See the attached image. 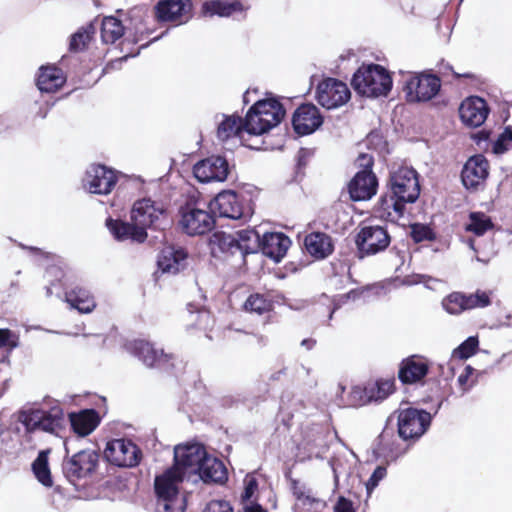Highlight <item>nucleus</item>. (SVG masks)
<instances>
[{"instance_id":"1","label":"nucleus","mask_w":512,"mask_h":512,"mask_svg":"<svg viewBox=\"0 0 512 512\" xmlns=\"http://www.w3.org/2000/svg\"><path fill=\"white\" fill-rule=\"evenodd\" d=\"M420 195L416 170L399 167L390 173L387 191L380 197L376 210L383 219L395 221L401 218L408 203H414Z\"/></svg>"},{"instance_id":"2","label":"nucleus","mask_w":512,"mask_h":512,"mask_svg":"<svg viewBox=\"0 0 512 512\" xmlns=\"http://www.w3.org/2000/svg\"><path fill=\"white\" fill-rule=\"evenodd\" d=\"M204 206L197 192L187 195L178 209V226L183 233L189 236H202L214 229V212L205 209Z\"/></svg>"},{"instance_id":"3","label":"nucleus","mask_w":512,"mask_h":512,"mask_svg":"<svg viewBox=\"0 0 512 512\" xmlns=\"http://www.w3.org/2000/svg\"><path fill=\"white\" fill-rule=\"evenodd\" d=\"M351 85L366 97L387 96L393 85L391 74L379 64H362L354 73Z\"/></svg>"},{"instance_id":"4","label":"nucleus","mask_w":512,"mask_h":512,"mask_svg":"<svg viewBox=\"0 0 512 512\" xmlns=\"http://www.w3.org/2000/svg\"><path fill=\"white\" fill-rule=\"evenodd\" d=\"M285 108L275 98H267L254 103L246 114V124L250 135H261L277 126L285 116Z\"/></svg>"},{"instance_id":"5","label":"nucleus","mask_w":512,"mask_h":512,"mask_svg":"<svg viewBox=\"0 0 512 512\" xmlns=\"http://www.w3.org/2000/svg\"><path fill=\"white\" fill-rule=\"evenodd\" d=\"M27 433L37 430L59 435L65 428V416L61 406L55 405L48 410L30 409L20 411L18 416Z\"/></svg>"},{"instance_id":"6","label":"nucleus","mask_w":512,"mask_h":512,"mask_svg":"<svg viewBox=\"0 0 512 512\" xmlns=\"http://www.w3.org/2000/svg\"><path fill=\"white\" fill-rule=\"evenodd\" d=\"M65 451L66 455L63 459L62 470L69 482L76 483L96 473L101 457L99 452L87 448L69 456L67 447H65Z\"/></svg>"},{"instance_id":"7","label":"nucleus","mask_w":512,"mask_h":512,"mask_svg":"<svg viewBox=\"0 0 512 512\" xmlns=\"http://www.w3.org/2000/svg\"><path fill=\"white\" fill-rule=\"evenodd\" d=\"M208 208L218 213L219 217L247 221L252 216V209L241 194L232 190L218 193L208 204Z\"/></svg>"},{"instance_id":"8","label":"nucleus","mask_w":512,"mask_h":512,"mask_svg":"<svg viewBox=\"0 0 512 512\" xmlns=\"http://www.w3.org/2000/svg\"><path fill=\"white\" fill-rule=\"evenodd\" d=\"M391 243V236L385 226L362 225L355 236L359 258L373 256L385 251Z\"/></svg>"},{"instance_id":"9","label":"nucleus","mask_w":512,"mask_h":512,"mask_svg":"<svg viewBox=\"0 0 512 512\" xmlns=\"http://www.w3.org/2000/svg\"><path fill=\"white\" fill-rule=\"evenodd\" d=\"M397 414L398 434L403 440L420 438L429 428L432 416L423 409L399 408Z\"/></svg>"},{"instance_id":"10","label":"nucleus","mask_w":512,"mask_h":512,"mask_svg":"<svg viewBox=\"0 0 512 512\" xmlns=\"http://www.w3.org/2000/svg\"><path fill=\"white\" fill-rule=\"evenodd\" d=\"M441 88V80L431 73H414L409 76L403 86L405 99L408 103L427 102L434 98Z\"/></svg>"},{"instance_id":"11","label":"nucleus","mask_w":512,"mask_h":512,"mask_svg":"<svg viewBox=\"0 0 512 512\" xmlns=\"http://www.w3.org/2000/svg\"><path fill=\"white\" fill-rule=\"evenodd\" d=\"M396 391L394 376L377 378L364 386H354L350 392V400L354 406H363L371 402H381Z\"/></svg>"},{"instance_id":"12","label":"nucleus","mask_w":512,"mask_h":512,"mask_svg":"<svg viewBox=\"0 0 512 512\" xmlns=\"http://www.w3.org/2000/svg\"><path fill=\"white\" fill-rule=\"evenodd\" d=\"M491 294L480 289L470 294L455 291L443 299L442 305L449 314L459 315L468 310L490 306Z\"/></svg>"},{"instance_id":"13","label":"nucleus","mask_w":512,"mask_h":512,"mask_svg":"<svg viewBox=\"0 0 512 512\" xmlns=\"http://www.w3.org/2000/svg\"><path fill=\"white\" fill-rule=\"evenodd\" d=\"M128 347L129 351L148 367L163 370L174 368V354L165 353L163 349H157L148 341L134 340Z\"/></svg>"},{"instance_id":"14","label":"nucleus","mask_w":512,"mask_h":512,"mask_svg":"<svg viewBox=\"0 0 512 512\" xmlns=\"http://www.w3.org/2000/svg\"><path fill=\"white\" fill-rule=\"evenodd\" d=\"M431 363L421 354H412L403 358L398 364L397 378L404 386L424 385Z\"/></svg>"},{"instance_id":"15","label":"nucleus","mask_w":512,"mask_h":512,"mask_svg":"<svg viewBox=\"0 0 512 512\" xmlns=\"http://www.w3.org/2000/svg\"><path fill=\"white\" fill-rule=\"evenodd\" d=\"M106 459L118 467H135L142 458L140 448L131 440L114 439L107 443L104 451Z\"/></svg>"},{"instance_id":"16","label":"nucleus","mask_w":512,"mask_h":512,"mask_svg":"<svg viewBox=\"0 0 512 512\" xmlns=\"http://www.w3.org/2000/svg\"><path fill=\"white\" fill-rule=\"evenodd\" d=\"M350 96L351 93L347 85L335 78L322 80L316 89L317 102L328 110L344 105Z\"/></svg>"},{"instance_id":"17","label":"nucleus","mask_w":512,"mask_h":512,"mask_svg":"<svg viewBox=\"0 0 512 512\" xmlns=\"http://www.w3.org/2000/svg\"><path fill=\"white\" fill-rule=\"evenodd\" d=\"M118 177L115 171L103 164H92L83 179L84 187L94 194L107 195L114 189Z\"/></svg>"},{"instance_id":"18","label":"nucleus","mask_w":512,"mask_h":512,"mask_svg":"<svg viewBox=\"0 0 512 512\" xmlns=\"http://www.w3.org/2000/svg\"><path fill=\"white\" fill-rule=\"evenodd\" d=\"M191 0H159L155 5V16L159 22L186 23L192 16Z\"/></svg>"},{"instance_id":"19","label":"nucleus","mask_w":512,"mask_h":512,"mask_svg":"<svg viewBox=\"0 0 512 512\" xmlns=\"http://www.w3.org/2000/svg\"><path fill=\"white\" fill-rule=\"evenodd\" d=\"M322 123L323 117L319 109L312 103L301 104L292 116L293 129L300 136L313 133Z\"/></svg>"},{"instance_id":"20","label":"nucleus","mask_w":512,"mask_h":512,"mask_svg":"<svg viewBox=\"0 0 512 512\" xmlns=\"http://www.w3.org/2000/svg\"><path fill=\"white\" fill-rule=\"evenodd\" d=\"M229 173L226 159L221 156H211L197 162L193 167L195 178L202 182L224 181Z\"/></svg>"},{"instance_id":"21","label":"nucleus","mask_w":512,"mask_h":512,"mask_svg":"<svg viewBox=\"0 0 512 512\" xmlns=\"http://www.w3.org/2000/svg\"><path fill=\"white\" fill-rule=\"evenodd\" d=\"M489 175V162L482 154L470 157L465 163L461 180L464 187L468 190H477L483 185Z\"/></svg>"},{"instance_id":"22","label":"nucleus","mask_w":512,"mask_h":512,"mask_svg":"<svg viewBox=\"0 0 512 512\" xmlns=\"http://www.w3.org/2000/svg\"><path fill=\"white\" fill-rule=\"evenodd\" d=\"M205 447L201 444L178 445L174 449V465L185 473L186 470L197 473L198 467L207 456Z\"/></svg>"},{"instance_id":"23","label":"nucleus","mask_w":512,"mask_h":512,"mask_svg":"<svg viewBox=\"0 0 512 512\" xmlns=\"http://www.w3.org/2000/svg\"><path fill=\"white\" fill-rule=\"evenodd\" d=\"M165 213L166 209L163 204L152 201L150 198H143L134 203L131 210V221L147 231V228L154 226L160 216Z\"/></svg>"},{"instance_id":"24","label":"nucleus","mask_w":512,"mask_h":512,"mask_svg":"<svg viewBox=\"0 0 512 512\" xmlns=\"http://www.w3.org/2000/svg\"><path fill=\"white\" fill-rule=\"evenodd\" d=\"M347 188L351 200H370L377 193L378 179L373 171H358L349 181Z\"/></svg>"},{"instance_id":"25","label":"nucleus","mask_w":512,"mask_h":512,"mask_svg":"<svg viewBox=\"0 0 512 512\" xmlns=\"http://www.w3.org/2000/svg\"><path fill=\"white\" fill-rule=\"evenodd\" d=\"M490 108L485 99L479 96L466 98L459 107L462 122L470 127L481 126L488 117Z\"/></svg>"},{"instance_id":"26","label":"nucleus","mask_w":512,"mask_h":512,"mask_svg":"<svg viewBox=\"0 0 512 512\" xmlns=\"http://www.w3.org/2000/svg\"><path fill=\"white\" fill-rule=\"evenodd\" d=\"M106 227L113 235L114 239L120 242L131 241L143 243L148 237L147 231L135 222L129 223L121 219L109 217L106 219Z\"/></svg>"},{"instance_id":"27","label":"nucleus","mask_w":512,"mask_h":512,"mask_svg":"<svg viewBox=\"0 0 512 512\" xmlns=\"http://www.w3.org/2000/svg\"><path fill=\"white\" fill-rule=\"evenodd\" d=\"M67 76L56 64H46L39 67L35 83L41 92L55 93L66 83Z\"/></svg>"},{"instance_id":"28","label":"nucleus","mask_w":512,"mask_h":512,"mask_svg":"<svg viewBox=\"0 0 512 512\" xmlns=\"http://www.w3.org/2000/svg\"><path fill=\"white\" fill-rule=\"evenodd\" d=\"M183 478L184 472L178 467H170L163 474L156 476L154 488L158 500L179 496L178 484Z\"/></svg>"},{"instance_id":"29","label":"nucleus","mask_w":512,"mask_h":512,"mask_svg":"<svg viewBox=\"0 0 512 512\" xmlns=\"http://www.w3.org/2000/svg\"><path fill=\"white\" fill-rule=\"evenodd\" d=\"M306 252L316 260H323L334 252V242L324 232H311L304 238Z\"/></svg>"},{"instance_id":"30","label":"nucleus","mask_w":512,"mask_h":512,"mask_svg":"<svg viewBox=\"0 0 512 512\" xmlns=\"http://www.w3.org/2000/svg\"><path fill=\"white\" fill-rule=\"evenodd\" d=\"M188 253L184 248L166 247L157 258V266L164 273L176 274L187 265Z\"/></svg>"},{"instance_id":"31","label":"nucleus","mask_w":512,"mask_h":512,"mask_svg":"<svg viewBox=\"0 0 512 512\" xmlns=\"http://www.w3.org/2000/svg\"><path fill=\"white\" fill-rule=\"evenodd\" d=\"M197 474L204 483L225 484L228 480V471L225 464L217 457L207 454L205 460L198 467Z\"/></svg>"},{"instance_id":"32","label":"nucleus","mask_w":512,"mask_h":512,"mask_svg":"<svg viewBox=\"0 0 512 512\" xmlns=\"http://www.w3.org/2000/svg\"><path fill=\"white\" fill-rule=\"evenodd\" d=\"M291 240L281 232H271L264 234L260 248L264 255L279 262L286 254Z\"/></svg>"},{"instance_id":"33","label":"nucleus","mask_w":512,"mask_h":512,"mask_svg":"<svg viewBox=\"0 0 512 512\" xmlns=\"http://www.w3.org/2000/svg\"><path fill=\"white\" fill-rule=\"evenodd\" d=\"M69 421L72 430L79 436L92 433L100 423L98 413L93 409L82 410L79 413H70Z\"/></svg>"},{"instance_id":"34","label":"nucleus","mask_w":512,"mask_h":512,"mask_svg":"<svg viewBox=\"0 0 512 512\" xmlns=\"http://www.w3.org/2000/svg\"><path fill=\"white\" fill-rule=\"evenodd\" d=\"M243 11L244 6L239 0H207L201 8L202 14L209 17H230Z\"/></svg>"},{"instance_id":"35","label":"nucleus","mask_w":512,"mask_h":512,"mask_svg":"<svg viewBox=\"0 0 512 512\" xmlns=\"http://www.w3.org/2000/svg\"><path fill=\"white\" fill-rule=\"evenodd\" d=\"M65 300L81 313H90L96 307L94 297L83 287H74L65 293Z\"/></svg>"},{"instance_id":"36","label":"nucleus","mask_w":512,"mask_h":512,"mask_svg":"<svg viewBox=\"0 0 512 512\" xmlns=\"http://www.w3.org/2000/svg\"><path fill=\"white\" fill-rule=\"evenodd\" d=\"M243 131L249 134V127L246 124V117L243 119L238 115L225 116L217 128V136L220 140L226 141L232 137L240 136Z\"/></svg>"},{"instance_id":"37","label":"nucleus","mask_w":512,"mask_h":512,"mask_svg":"<svg viewBox=\"0 0 512 512\" xmlns=\"http://www.w3.org/2000/svg\"><path fill=\"white\" fill-rule=\"evenodd\" d=\"M243 309L249 313L264 315L274 309V300L269 293H252L243 304Z\"/></svg>"},{"instance_id":"38","label":"nucleus","mask_w":512,"mask_h":512,"mask_svg":"<svg viewBox=\"0 0 512 512\" xmlns=\"http://www.w3.org/2000/svg\"><path fill=\"white\" fill-rule=\"evenodd\" d=\"M49 454V449L41 450L38 453L37 458L32 463V470L36 479L46 487H51L53 485L51 471L48 464Z\"/></svg>"},{"instance_id":"39","label":"nucleus","mask_w":512,"mask_h":512,"mask_svg":"<svg viewBox=\"0 0 512 512\" xmlns=\"http://www.w3.org/2000/svg\"><path fill=\"white\" fill-rule=\"evenodd\" d=\"M124 35V26L113 16L104 17L101 23V38L106 44H113Z\"/></svg>"},{"instance_id":"40","label":"nucleus","mask_w":512,"mask_h":512,"mask_svg":"<svg viewBox=\"0 0 512 512\" xmlns=\"http://www.w3.org/2000/svg\"><path fill=\"white\" fill-rule=\"evenodd\" d=\"M212 252L215 254L217 251L227 255L238 254L239 244H237L236 237L224 232H217L210 240Z\"/></svg>"},{"instance_id":"41","label":"nucleus","mask_w":512,"mask_h":512,"mask_svg":"<svg viewBox=\"0 0 512 512\" xmlns=\"http://www.w3.org/2000/svg\"><path fill=\"white\" fill-rule=\"evenodd\" d=\"M493 228L494 223L491 217L484 212H471L469 214V222L465 226V230L475 236H483Z\"/></svg>"},{"instance_id":"42","label":"nucleus","mask_w":512,"mask_h":512,"mask_svg":"<svg viewBox=\"0 0 512 512\" xmlns=\"http://www.w3.org/2000/svg\"><path fill=\"white\" fill-rule=\"evenodd\" d=\"M236 241L239 244L238 254L241 258L249 253H253L260 247V237L255 230H241L237 232Z\"/></svg>"},{"instance_id":"43","label":"nucleus","mask_w":512,"mask_h":512,"mask_svg":"<svg viewBox=\"0 0 512 512\" xmlns=\"http://www.w3.org/2000/svg\"><path fill=\"white\" fill-rule=\"evenodd\" d=\"M95 31V27L92 24H89L85 27H81L80 29H78L70 37L69 51H84L88 47L90 41L93 39Z\"/></svg>"},{"instance_id":"44","label":"nucleus","mask_w":512,"mask_h":512,"mask_svg":"<svg viewBox=\"0 0 512 512\" xmlns=\"http://www.w3.org/2000/svg\"><path fill=\"white\" fill-rule=\"evenodd\" d=\"M409 236L414 243L433 242L437 239L436 232L428 224L413 223L410 225Z\"/></svg>"},{"instance_id":"45","label":"nucleus","mask_w":512,"mask_h":512,"mask_svg":"<svg viewBox=\"0 0 512 512\" xmlns=\"http://www.w3.org/2000/svg\"><path fill=\"white\" fill-rule=\"evenodd\" d=\"M478 344L479 341L477 337H468L453 351V356L460 359H467L477 352Z\"/></svg>"},{"instance_id":"46","label":"nucleus","mask_w":512,"mask_h":512,"mask_svg":"<svg viewBox=\"0 0 512 512\" xmlns=\"http://www.w3.org/2000/svg\"><path fill=\"white\" fill-rule=\"evenodd\" d=\"M158 512H184L183 500L179 496L157 501Z\"/></svg>"},{"instance_id":"47","label":"nucleus","mask_w":512,"mask_h":512,"mask_svg":"<svg viewBox=\"0 0 512 512\" xmlns=\"http://www.w3.org/2000/svg\"><path fill=\"white\" fill-rule=\"evenodd\" d=\"M438 72L442 76H448L449 74H451L455 80H459L462 78L470 79V80L477 79V76L474 73H472L470 71H464V72L458 73L453 69V67L449 63H444L443 61L438 65Z\"/></svg>"},{"instance_id":"48","label":"nucleus","mask_w":512,"mask_h":512,"mask_svg":"<svg viewBox=\"0 0 512 512\" xmlns=\"http://www.w3.org/2000/svg\"><path fill=\"white\" fill-rule=\"evenodd\" d=\"M18 336L8 328L0 329V349L12 350L18 346Z\"/></svg>"},{"instance_id":"49","label":"nucleus","mask_w":512,"mask_h":512,"mask_svg":"<svg viewBox=\"0 0 512 512\" xmlns=\"http://www.w3.org/2000/svg\"><path fill=\"white\" fill-rule=\"evenodd\" d=\"M203 512H234L233 507L225 500H211Z\"/></svg>"},{"instance_id":"50","label":"nucleus","mask_w":512,"mask_h":512,"mask_svg":"<svg viewBox=\"0 0 512 512\" xmlns=\"http://www.w3.org/2000/svg\"><path fill=\"white\" fill-rule=\"evenodd\" d=\"M387 470L383 466H377L374 472L372 473L371 477L369 478L366 487L367 491L370 493L379 483L380 480H382L386 476Z\"/></svg>"},{"instance_id":"51","label":"nucleus","mask_w":512,"mask_h":512,"mask_svg":"<svg viewBox=\"0 0 512 512\" xmlns=\"http://www.w3.org/2000/svg\"><path fill=\"white\" fill-rule=\"evenodd\" d=\"M356 164L361 168L360 171H372L374 158L367 153H361L356 160Z\"/></svg>"},{"instance_id":"52","label":"nucleus","mask_w":512,"mask_h":512,"mask_svg":"<svg viewBox=\"0 0 512 512\" xmlns=\"http://www.w3.org/2000/svg\"><path fill=\"white\" fill-rule=\"evenodd\" d=\"M474 373V369L471 366H466L463 372L458 377V383L463 390H467L472 386V382H469L470 377Z\"/></svg>"},{"instance_id":"53","label":"nucleus","mask_w":512,"mask_h":512,"mask_svg":"<svg viewBox=\"0 0 512 512\" xmlns=\"http://www.w3.org/2000/svg\"><path fill=\"white\" fill-rule=\"evenodd\" d=\"M334 512H355L351 500L340 496L334 506Z\"/></svg>"},{"instance_id":"54","label":"nucleus","mask_w":512,"mask_h":512,"mask_svg":"<svg viewBox=\"0 0 512 512\" xmlns=\"http://www.w3.org/2000/svg\"><path fill=\"white\" fill-rule=\"evenodd\" d=\"M506 140H502V136L499 135L497 140L493 144V152L495 154H503L510 149V146Z\"/></svg>"},{"instance_id":"55","label":"nucleus","mask_w":512,"mask_h":512,"mask_svg":"<svg viewBox=\"0 0 512 512\" xmlns=\"http://www.w3.org/2000/svg\"><path fill=\"white\" fill-rule=\"evenodd\" d=\"M257 488V483L255 480H251L246 486H245V489H244V492L242 494V499L243 500H249L252 495L254 494L255 490Z\"/></svg>"},{"instance_id":"56","label":"nucleus","mask_w":512,"mask_h":512,"mask_svg":"<svg viewBox=\"0 0 512 512\" xmlns=\"http://www.w3.org/2000/svg\"><path fill=\"white\" fill-rule=\"evenodd\" d=\"M292 489H293V494L295 495V497L298 500H301L303 498H306L307 500H310V497L309 496H305L304 492L298 486V481H296V480L292 481Z\"/></svg>"},{"instance_id":"57","label":"nucleus","mask_w":512,"mask_h":512,"mask_svg":"<svg viewBox=\"0 0 512 512\" xmlns=\"http://www.w3.org/2000/svg\"><path fill=\"white\" fill-rule=\"evenodd\" d=\"M244 512H267L260 504L254 503L244 508Z\"/></svg>"},{"instance_id":"58","label":"nucleus","mask_w":512,"mask_h":512,"mask_svg":"<svg viewBox=\"0 0 512 512\" xmlns=\"http://www.w3.org/2000/svg\"><path fill=\"white\" fill-rule=\"evenodd\" d=\"M316 340L313 338H306L301 341V346L304 347L306 350H311L315 347Z\"/></svg>"},{"instance_id":"59","label":"nucleus","mask_w":512,"mask_h":512,"mask_svg":"<svg viewBox=\"0 0 512 512\" xmlns=\"http://www.w3.org/2000/svg\"><path fill=\"white\" fill-rule=\"evenodd\" d=\"M500 135L502 136V140L512 142V128L510 126L505 127L504 131Z\"/></svg>"},{"instance_id":"60","label":"nucleus","mask_w":512,"mask_h":512,"mask_svg":"<svg viewBox=\"0 0 512 512\" xmlns=\"http://www.w3.org/2000/svg\"><path fill=\"white\" fill-rule=\"evenodd\" d=\"M138 53H139V51H138V50H137L136 52H130L129 54H126V55L122 56V57L120 58V60H126L129 56L134 57V56H136Z\"/></svg>"},{"instance_id":"61","label":"nucleus","mask_w":512,"mask_h":512,"mask_svg":"<svg viewBox=\"0 0 512 512\" xmlns=\"http://www.w3.org/2000/svg\"><path fill=\"white\" fill-rule=\"evenodd\" d=\"M474 243H475V240L474 239H469L468 240V244L469 246L474 250L476 251L475 247H474Z\"/></svg>"},{"instance_id":"62","label":"nucleus","mask_w":512,"mask_h":512,"mask_svg":"<svg viewBox=\"0 0 512 512\" xmlns=\"http://www.w3.org/2000/svg\"><path fill=\"white\" fill-rule=\"evenodd\" d=\"M3 394V390L0 388V397L2 396Z\"/></svg>"}]
</instances>
